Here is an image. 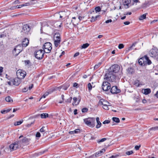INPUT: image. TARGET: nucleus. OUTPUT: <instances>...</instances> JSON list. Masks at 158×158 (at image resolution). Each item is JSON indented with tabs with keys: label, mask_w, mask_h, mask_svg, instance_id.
Returning a JSON list of instances; mask_svg holds the SVG:
<instances>
[{
	"label": "nucleus",
	"mask_w": 158,
	"mask_h": 158,
	"mask_svg": "<svg viewBox=\"0 0 158 158\" xmlns=\"http://www.w3.org/2000/svg\"><path fill=\"white\" fill-rule=\"evenodd\" d=\"M142 59L143 60V66H144L145 65H146L147 58H146V56H145L144 57H142Z\"/></svg>",
	"instance_id": "cd10ccee"
},
{
	"label": "nucleus",
	"mask_w": 158,
	"mask_h": 158,
	"mask_svg": "<svg viewBox=\"0 0 158 158\" xmlns=\"http://www.w3.org/2000/svg\"><path fill=\"white\" fill-rule=\"evenodd\" d=\"M89 45V44L88 43H86L85 44H83V45L81 46V48L82 49L86 48L87 47H88Z\"/></svg>",
	"instance_id": "c9c22d12"
},
{
	"label": "nucleus",
	"mask_w": 158,
	"mask_h": 158,
	"mask_svg": "<svg viewBox=\"0 0 158 158\" xmlns=\"http://www.w3.org/2000/svg\"><path fill=\"white\" fill-rule=\"evenodd\" d=\"M101 62H99L97 64H95V65L94 66V69L95 70L98 69L99 67H100V66L101 65Z\"/></svg>",
	"instance_id": "c756f323"
},
{
	"label": "nucleus",
	"mask_w": 158,
	"mask_h": 158,
	"mask_svg": "<svg viewBox=\"0 0 158 158\" xmlns=\"http://www.w3.org/2000/svg\"><path fill=\"white\" fill-rule=\"evenodd\" d=\"M30 30L31 27L29 25L26 24L23 26L21 32L24 35H27L30 34Z\"/></svg>",
	"instance_id": "39448f33"
},
{
	"label": "nucleus",
	"mask_w": 158,
	"mask_h": 158,
	"mask_svg": "<svg viewBox=\"0 0 158 158\" xmlns=\"http://www.w3.org/2000/svg\"><path fill=\"white\" fill-rule=\"evenodd\" d=\"M56 90V88L53 87L52 88L48 90V92L50 94L52 93L53 92Z\"/></svg>",
	"instance_id": "bb28decb"
},
{
	"label": "nucleus",
	"mask_w": 158,
	"mask_h": 158,
	"mask_svg": "<svg viewBox=\"0 0 158 158\" xmlns=\"http://www.w3.org/2000/svg\"><path fill=\"white\" fill-rule=\"evenodd\" d=\"M61 39H54L55 45L56 47H57L60 44L61 41Z\"/></svg>",
	"instance_id": "f3484780"
},
{
	"label": "nucleus",
	"mask_w": 158,
	"mask_h": 158,
	"mask_svg": "<svg viewBox=\"0 0 158 158\" xmlns=\"http://www.w3.org/2000/svg\"><path fill=\"white\" fill-rule=\"evenodd\" d=\"M88 87L89 90H91L92 89V85L90 83H89L88 84Z\"/></svg>",
	"instance_id": "8fccbe9b"
},
{
	"label": "nucleus",
	"mask_w": 158,
	"mask_h": 158,
	"mask_svg": "<svg viewBox=\"0 0 158 158\" xmlns=\"http://www.w3.org/2000/svg\"><path fill=\"white\" fill-rule=\"evenodd\" d=\"M9 80H11L13 85L18 86L21 82V80L17 77L15 78H10Z\"/></svg>",
	"instance_id": "9d476101"
},
{
	"label": "nucleus",
	"mask_w": 158,
	"mask_h": 158,
	"mask_svg": "<svg viewBox=\"0 0 158 158\" xmlns=\"http://www.w3.org/2000/svg\"><path fill=\"white\" fill-rule=\"evenodd\" d=\"M48 114L47 113H43L40 114V116L42 118H45L48 117Z\"/></svg>",
	"instance_id": "a878e982"
},
{
	"label": "nucleus",
	"mask_w": 158,
	"mask_h": 158,
	"mask_svg": "<svg viewBox=\"0 0 158 158\" xmlns=\"http://www.w3.org/2000/svg\"><path fill=\"white\" fill-rule=\"evenodd\" d=\"M111 88L110 84L108 82L105 81L103 82L102 88L104 91H107Z\"/></svg>",
	"instance_id": "1a4fd4ad"
},
{
	"label": "nucleus",
	"mask_w": 158,
	"mask_h": 158,
	"mask_svg": "<svg viewBox=\"0 0 158 158\" xmlns=\"http://www.w3.org/2000/svg\"><path fill=\"white\" fill-rule=\"evenodd\" d=\"M88 110V109L86 108H83L82 109V112L83 113L86 112Z\"/></svg>",
	"instance_id": "09e8293b"
},
{
	"label": "nucleus",
	"mask_w": 158,
	"mask_h": 158,
	"mask_svg": "<svg viewBox=\"0 0 158 158\" xmlns=\"http://www.w3.org/2000/svg\"><path fill=\"white\" fill-rule=\"evenodd\" d=\"M105 151V150L104 149H102V150L98 152H96L95 154V157H97L98 156H100L102 155V153H104Z\"/></svg>",
	"instance_id": "dca6fc26"
},
{
	"label": "nucleus",
	"mask_w": 158,
	"mask_h": 158,
	"mask_svg": "<svg viewBox=\"0 0 158 158\" xmlns=\"http://www.w3.org/2000/svg\"><path fill=\"white\" fill-rule=\"evenodd\" d=\"M130 23L129 21H126L124 22V24L125 25H129Z\"/></svg>",
	"instance_id": "0e129e2a"
},
{
	"label": "nucleus",
	"mask_w": 158,
	"mask_h": 158,
	"mask_svg": "<svg viewBox=\"0 0 158 158\" xmlns=\"http://www.w3.org/2000/svg\"><path fill=\"white\" fill-rule=\"evenodd\" d=\"M104 102H108V103H109V102H107V101L103 99H101L99 101V102L98 103V105L99 106H101L102 105H103L104 104Z\"/></svg>",
	"instance_id": "412c9836"
},
{
	"label": "nucleus",
	"mask_w": 158,
	"mask_h": 158,
	"mask_svg": "<svg viewBox=\"0 0 158 158\" xmlns=\"http://www.w3.org/2000/svg\"><path fill=\"white\" fill-rule=\"evenodd\" d=\"M158 130V126H156L155 127H152L150 129V131L153 130L156 131Z\"/></svg>",
	"instance_id": "a19ab883"
},
{
	"label": "nucleus",
	"mask_w": 158,
	"mask_h": 158,
	"mask_svg": "<svg viewBox=\"0 0 158 158\" xmlns=\"http://www.w3.org/2000/svg\"><path fill=\"white\" fill-rule=\"evenodd\" d=\"M30 141V139L25 137L21 141L17 140L14 143L11 144L9 146L10 148L11 151L16 150L19 148V146L21 145V143H23L26 144H28Z\"/></svg>",
	"instance_id": "f03ea898"
},
{
	"label": "nucleus",
	"mask_w": 158,
	"mask_h": 158,
	"mask_svg": "<svg viewBox=\"0 0 158 158\" xmlns=\"http://www.w3.org/2000/svg\"><path fill=\"white\" fill-rule=\"evenodd\" d=\"M103 108L104 109L106 110H108L109 109L108 107V106L106 104H104V105H103Z\"/></svg>",
	"instance_id": "79ce46f5"
},
{
	"label": "nucleus",
	"mask_w": 158,
	"mask_h": 158,
	"mask_svg": "<svg viewBox=\"0 0 158 158\" xmlns=\"http://www.w3.org/2000/svg\"><path fill=\"white\" fill-rule=\"evenodd\" d=\"M142 92L145 95H147L151 92V90L149 88L144 89L142 90Z\"/></svg>",
	"instance_id": "a211bd4d"
},
{
	"label": "nucleus",
	"mask_w": 158,
	"mask_h": 158,
	"mask_svg": "<svg viewBox=\"0 0 158 158\" xmlns=\"http://www.w3.org/2000/svg\"><path fill=\"white\" fill-rule=\"evenodd\" d=\"M73 106H77L79 104L80 102L81 98H77L76 97H74L73 98Z\"/></svg>",
	"instance_id": "f8f14e48"
},
{
	"label": "nucleus",
	"mask_w": 158,
	"mask_h": 158,
	"mask_svg": "<svg viewBox=\"0 0 158 158\" xmlns=\"http://www.w3.org/2000/svg\"><path fill=\"white\" fill-rule=\"evenodd\" d=\"M131 0H125L123 2V5L125 8H128L129 7V4L131 3Z\"/></svg>",
	"instance_id": "ddd939ff"
},
{
	"label": "nucleus",
	"mask_w": 158,
	"mask_h": 158,
	"mask_svg": "<svg viewBox=\"0 0 158 158\" xmlns=\"http://www.w3.org/2000/svg\"><path fill=\"white\" fill-rule=\"evenodd\" d=\"M139 81L138 80H136L134 82V85H135L136 86L139 87L140 85L139 83Z\"/></svg>",
	"instance_id": "4c0bfd02"
},
{
	"label": "nucleus",
	"mask_w": 158,
	"mask_h": 158,
	"mask_svg": "<svg viewBox=\"0 0 158 158\" xmlns=\"http://www.w3.org/2000/svg\"><path fill=\"white\" fill-rule=\"evenodd\" d=\"M110 121L109 120H106L104 121L102 123L103 124H108L110 123Z\"/></svg>",
	"instance_id": "3c124183"
},
{
	"label": "nucleus",
	"mask_w": 158,
	"mask_h": 158,
	"mask_svg": "<svg viewBox=\"0 0 158 158\" xmlns=\"http://www.w3.org/2000/svg\"><path fill=\"white\" fill-rule=\"evenodd\" d=\"M44 52L42 49L37 50L35 54V57L38 59H42L44 57Z\"/></svg>",
	"instance_id": "6e6552de"
},
{
	"label": "nucleus",
	"mask_w": 158,
	"mask_h": 158,
	"mask_svg": "<svg viewBox=\"0 0 158 158\" xmlns=\"http://www.w3.org/2000/svg\"><path fill=\"white\" fill-rule=\"evenodd\" d=\"M17 77L20 80L24 78L26 75V73L24 71L19 70L16 72Z\"/></svg>",
	"instance_id": "0eeeda50"
},
{
	"label": "nucleus",
	"mask_w": 158,
	"mask_h": 158,
	"mask_svg": "<svg viewBox=\"0 0 158 158\" xmlns=\"http://www.w3.org/2000/svg\"><path fill=\"white\" fill-rule=\"evenodd\" d=\"M120 90L118 89L116 86L112 87L110 89V92L113 94H117L120 93Z\"/></svg>",
	"instance_id": "9b49d317"
},
{
	"label": "nucleus",
	"mask_w": 158,
	"mask_h": 158,
	"mask_svg": "<svg viewBox=\"0 0 158 158\" xmlns=\"http://www.w3.org/2000/svg\"><path fill=\"white\" fill-rule=\"evenodd\" d=\"M98 17V15L96 16L95 17L92 16L91 18V22H93L95 21Z\"/></svg>",
	"instance_id": "58836bf2"
},
{
	"label": "nucleus",
	"mask_w": 158,
	"mask_h": 158,
	"mask_svg": "<svg viewBox=\"0 0 158 158\" xmlns=\"http://www.w3.org/2000/svg\"><path fill=\"white\" fill-rule=\"evenodd\" d=\"M118 156V155H112L109 157V158H116Z\"/></svg>",
	"instance_id": "5fc2aeb1"
},
{
	"label": "nucleus",
	"mask_w": 158,
	"mask_h": 158,
	"mask_svg": "<svg viewBox=\"0 0 158 158\" xmlns=\"http://www.w3.org/2000/svg\"><path fill=\"white\" fill-rule=\"evenodd\" d=\"M140 147V145H139V146L136 145L135 146V148L136 150H138L139 149V148Z\"/></svg>",
	"instance_id": "4d7b16f0"
},
{
	"label": "nucleus",
	"mask_w": 158,
	"mask_h": 158,
	"mask_svg": "<svg viewBox=\"0 0 158 158\" xmlns=\"http://www.w3.org/2000/svg\"><path fill=\"white\" fill-rule=\"evenodd\" d=\"M40 134L39 132H37L36 134V137H40Z\"/></svg>",
	"instance_id": "6e6d98bb"
},
{
	"label": "nucleus",
	"mask_w": 158,
	"mask_h": 158,
	"mask_svg": "<svg viewBox=\"0 0 158 158\" xmlns=\"http://www.w3.org/2000/svg\"><path fill=\"white\" fill-rule=\"evenodd\" d=\"M28 87H25L23 89V92H26L28 90Z\"/></svg>",
	"instance_id": "bf43d9fd"
},
{
	"label": "nucleus",
	"mask_w": 158,
	"mask_h": 158,
	"mask_svg": "<svg viewBox=\"0 0 158 158\" xmlns=\"http://www.w3.org/2000/svg\"><path fill=\"white\" fill-rule=\"evenodd\" d=\"M124 47V45L123 44H120L118 45V48L119 49H121Z\"/></svg>",
	"instance_id": "a18cd8bd"
},
{
	"label": "nucleus",
	"mask_w": 158,
	"mask_h": 158,
	"mask_svg": "<svg viewBox=\"0 0 158 158\" xmlns=\"http://www.w3.org/2000/svg\"><path fill=\"white\" fill-rule=\"evenodd\" d=\"M112 119L113 121L117 123H118L120 122L119 119L118 118L113 117Z\"/></svg>",
	"instance_id": "c85d7f7f"
},
{
	"label": "nucleus",
	"mask_w": 158,
	"mask_h": 158,
	"mask_svg": "<svg viewBox=\"0 0 158 158\" xmlns=\"http://www.w3.org/2000/svg\"><path fill=\"white\" fill-rule=\"evenodd\" d=\"M26 4H23V5H17L16 6V8H20L21 7H23V6H27V5Z\"/></svg>",
	"instance_id": "37998d69"
},
{
	"label": "nucleus",
	"mask_w": 158,
	"mask_h": 158,
	"mask_svg": "<svg viewBox=\"0 0 158 158\" xmlns=\"http://www.w3.org/2000/svg\"><path fill=\"white\" fill-rule=\"evenodd\" d=\"M79 52H77L74 54L73 56L74 57H76L77 56H78L79 55Z\"/></svg>",
	"instance_id": "e2e57ef3"
},
{
	"label": "nucleus",
	"mask_w": 158,
	"mask_h": 158,
	"mask_svg": "<svg viewBox=\"0 0 158 158\" xmlns=\"http://www.w3.org/2000/svg\"><path fill=\"white\" fill-rule=\"evenodd\" d=\"M49 94H50L49 92H48V90L47 91H46L45 94H45V95H46V96H47Z\"/></svg>",
	"instance_id": "69168bd1"
},
{
	"label": "nucleus",
	"mask_w": 158,
	"mask_h": 158,
	"mask_svg": "<svg viewBox=\"0 0 158 158\" xmlns=\"http://www.w3.org/2000/svg\"><path fill=\"white\" fill-rule=\"evenodd\" d=\"M96 120L97 123V124L96 126V127L97 128H99L101 127L102 125V123L100 121L99 118V117H97L96 118Z\"/></svg>",
	"instance_id": "2eb2a0df"
},
{
	"label": "nucleus",
	"mask_w": 158,
	"mask_h": 158,
	"mask_svg": "<svg viewBox=\"0 0 158 158\" xmlns=\"http://www.w3.org/2000/svg\"><path fill=\"white\" fill-rule=\"evenodd\" d=\"M6 36V35L4 34H0V38H5Z\"/></svg>",
	"instance_id": "680f3d73"
},
{
	"label": "nucleus",
	"mask_w": 158,
	"mask_h": 158,
	"mask_svg": "<svg viewBox=\"0 0 158 158\" xmlns=\"http://www.w3.org/2000/svg\"><path fill=\"white\" fill-rule=\"evenodd\" d=\"M11 110V109H9L6 110H2L1 111V113L3 114H5L6 113H7L9 112Z\"/></svg>",
	"instance_id": "f704fd0d"
},
{
	"label": "nucleus",
	"mask_w": 158,
	"mask_h": 158,
	"mask_svg": "<svg viewBox=\"0 0 158 158\" xmlns=\"http://www.w3.org/2000/svg\"><path fill=\"white\" fill-rule=\"evenodd\" d=\"M25 63L26 64H29L31 63L30 60H26L24 61Z\"/></svg>",
	"instance_id": "603ef678"
},
{
	"label": "nucleus",
	"mask_w": 158,
	"mask_h": 158,
	"mask_svg": "<svg viewBox=\"0 0 158 158\" xmlns=\"http://www.w3.org/2000/svg\"><path fill=\"white\" fill-rule=\"evenodd\" d=\"M17 50V51H20V52L23 49V46L21 44H19L17 45L15 48Z\"/></svg>",
	"instance_id": "5701e85b"
},
{
	"label": "nucleus",
	"mask_w": 158,
	"mask_h": 158,
	"mask_svg": "<svg viewBox=\"0 0 158 158\" xmlns=\"http://www.w3.org/2000/svg\"><path fill=\"white\" fill-rule=\"evenodd\" d=\"M77 109H75L74 111V115H76L77 114Z\"/></svg>",
	"instance_id": "774afa93"
},
{
	"label": "nucleus",
	"mask_w": 158,
	"mask_h": 158,
	"mask_svg": "<svg viewBox=\"0 0 158 158\" xmlns=\"http://www.w3.org/2000/svg\"><path fill=\"white\" fill-rule=\"evenodd\" d=\"M135 44H133L130 47L128 48V50H130L132 49V48L133 46H135Z\"/></svg>",
	"instance_id": "13d9d810"
},
{
	"label": "nucleus",
	"mask_w": 158,
	"mask_h": 158,
	"mask_svg": "<svg viewBox=\"0 0 158 158\" xmlns=\"http://www.w3.org/2000/svg\"><path fill=\"white\" fill-rule=\"evenodd\" d=\"M5 100L7 102H13L12 98L10 96L6 97L5 98Z\"/></svg>",
	"instance_id": "393cba45"
},
{
	"label": "nucleus",
	"mask_w": 158,
	"mask_h": 158,
	"mask_svg": "<svg viewBox=\"0 0 158 158\" xmlns=\"http://www.w3.org/2000/svg\"><path fill=\"white\" fill-rule=\"evenodd\" d=\"M112 22V20L111 19H110L106 20L105 23H111Z\"/></svg>",
	"instance_id": "052dcab7"
},
{
	"label": "nucleus",
	"mask_w": 158,
	"mask_h": 158,
	"mask_svg": "<svg viewBox=\"0 0 158 158\" xmlns=\"http://www.w3.org/2000/svg\"><path fill=\"white\" fill-rule=\"evenodd\" d=\"M120 69V66L118 65H112L109 69L108 73L105 75L104 79L110 81H114L117 76L116 74L119 72Z\"/></svg>",
	"instance_id": "f257e3e1"
},
{
	"label": "nucleus",
	"mask_w": 158,
	"mask_h": 158,
	"mask_svg": "<svg viewBox=\"0 0 158 158\" xmlns=\"http://www.w3.org/2000/svg\"><path fill=\"white\" fill-rule=\"evenodd\" d=\"M148 2H145V3H143L142 5V8H146L147 6L148 5Z\"/></svg>",
	"instance_id": "ea45409f"
},
{
	"label": "nucleus",
	"mask_w": 158,
	"mask_h": 158,
	"mask_svg": "<svg viewBox=\"0 0 158 158\" xmlns=\"http://www.w3.org/2000/svg\"><path fill=\"white\" fill-rule=\"evenodd\" d=\"M106 140V138H102L101 139L98 140H97V143H100L101 142H104Z\"/></svg>",
	"instance_id": "e433bc0d"
},
{
	"label": "nucleus",
	"mask_w": 158,
	"mask_h": 158,
	"mask_svg": "<svg viewBox=\"0 0 158 158\" xmlns=\"http://www.w3.org/2000/svg\"><path fill=\"white\" fill-rule=\"evenodd\" d=\"M80 130L79 129H76L74 131H70L69 132V133L71 134H77L80 132Z\"/></svg>",
	"instance_id": "4be33fe9"
},
{
	"label": "nucleus",
	"mask_w": 158,
	"mask_h": 158,
	"mask_svg": "<svg viewBox=\"0 0 158 158\" xmlns=\"http://www.w3.org/2000/svg\"><path fill=\"white\" fill-rule=\"evenodd\" d=\"M127 70L128 73L130 74L133 73L134 72V69L131 67L128 68Z\"/></svg>",
	"instance_id": "b1692460"
},
{
	"label": "nucleus",
	"mask_w": 158,
	"mask_h": 158,
	"mask_svg": "<svg viewBox=\"0 0 158 158\" xmlns=\"http://www.w3.org/2000/svg\"><path fill=\"white\" fill-rule=\"evenodd\" d=\"M45 128L44 127H43L40 130V131L41 132H43L45 131V130L44 129Z\"/></svg>",
	"instance_id": "864d4df0"
},
{
	"label": "nucleus",
	"mask_w": 158,
	"mask_h": 158,
	"mask_svg": "<svg viewBox=\"0 0 158 158\" xmlns=\"http://www.w3.org/2000/svg\"><path fill=\"white\" fill-rule=\"evenodd\" d=\"M29 44V40L27 38H25L23 41V44L22 45L23 47H26Z\"/></svg>",
	"instance_id": "4468645a"
},
{
	"label": "nucleus",
	"mask_w": 158,
	"mask_h": 158,
	"mask_svg": "<svg viewBox=\"0 0 158 158\" xmlns=\"http://www.w3.org/2000/svg\"><path fill=\"white\" fill-rule=\"evenodd\" d=\"M12 53L14 56H17L20 52V51H17L16 48H15L13 50Z\"/></svg>",
	"instance_id": "aec40b11"
},
{
	"label": "nucleus",
	"mask_w": 158,
	"mask_h": 158,
	"mask_svg": "<svg viewBox=\"0 0 158 158\" xmlns=\"http://www.w3.org/2000/svg\"><path fill=\"white\" fill-rule=\"evenodd\" d=\"M95 10L96 12H99L101 11V8L99 6H97L95 8Z\"/></svg>",
	"instance_id": "49530a36"
},
{
	"label": "nucleus",
	"mask_w": 158,
	"mask_h": 158,
	"mask_svg": "<svg viewBox=\"0 0 158 158\" xmlns=\"http://www.w3.org/2000/svg\"><path fill=\"white\" fill-rule=\"evenodd\" d=\"M54 39H61L60 34L59 32H56L54 35Z\"/></svg>",
	"instance_id": "6ab92c4d"
},
{
	"label": "nucleus",
	"mask_w": 158,
	"mask_h": 158,
	"mask_svg": "<svg viewBox=\"0 0 158 158\" xmlns=\"http://www.w3.org/2000/svg\"><path fill=\"white\" fill-rule=\"evenodd\" d=\"M23 122V120H21L19 121H17L16 122H15L14 123V125L15 126H17L19 125H20Z\"/></svg>",
	"instance_id": "7c9ffc66"
},
{
	"label": "nucleus",
	"mask_w": 158,
	"mask_h": 158,
	"mask_svg": "<svg viewBox=\"0 0 158 158\" xmlns=\"http://www.w3.org/2000/svg\"><path fill=\"white\" fill-rule=\"evenodd\" d=\"M3 68L2 67H0V73H2L3 72Z\"/></svg>",
	"instance_id": "338daca9"
},
{
	"label": "nucleus",
	"mask_w": 158,
	"mask_h": 158,
	"mask_svg": "<svg viewBox=\"0 0 158 158\" xmlns=\"http://www.w3.org/2000/svg\"><path fill=\"white\" fill-rule=\"evenodd\" d=\"M146 58H147L146 65L147 64H148V65L151 64H152V62H151V60H150L149 59L148 57L147 56H146Z\"/></svg>",
	"instance_id": "2f4dec72"
},
{
	"label": "nucleus",
	"mask_w": 158,
	"mask_h": 158,
	"mask_svg": "<svg viewBox=\"0 0 158 158\" xmlns=\"http://www.w3.org/2000/svg\"><path fill=\"white\" fill-rule=\"evenodd\" d=\"M133 153V152L132 151H130L126 152V154L128 155H130Z\"/></svg>",
	"instance_id": "de8ad7c7"
},
{
	"label": "nucleus",
	"mask_w": 158,
	"mask_h": 158,
	"mask_svg": "<svg viewBox=\"0 0 158 158\" xmlns=\"http://www.w3.org/2000/svg\"><path fill=\"white\" fill-rule=\"evenodd\" d=\"M85 123L90 127L93 128L95 126V119L94 118H88L84 119Z\"/></svg>",
	"instance_id": "20e7f679"
},
{
	"label": "nucleus",
	"mask_w": 158,
	"mask_h": 158,
	"mask_svg": "<svg viewBox=\"0 0 158 158\" xmlns=\"http://www.w3.org/2000/svg\"><path fill=\"white\" fill-rule=\"evenodd\" d=\"M44 51L46 53H49L51 52L52 49V44L50 42H47L44 44L43 46Z\"/></svg>",
	"instance_id": "423d86ee"
},
{
	"label": "nucleus",
	"mask_w": 158,
	"mask_h": 158,
	"mask_svg": "<svg viewBox=\"0 0 158 158\" xmlns=\"http://www.w3.org/2000/svg\"><path fill=\"white\" fill-rule=\"evenodd\" d=\"M146 14H143L141 15L139 18V19L140 20H142L144 19H145L146 18Z\"/></svg>",
	"instance_id": "72a5a7b5"
},
{
	"label": "nucleus",
	"mask_w": 158,
	"mask_h": 158,
	"mask_svg": "<svg viewBox=\"0 0 158 158\" xmlns=\"http://www.w3.org/2000/svg\"><path fill=\"white\" fill-rule=\"evenodd\" d=\"M149 55L151 57L158 61V49L157 48L153 46V48L150 51Z\"/></svg>",
	"instance_id": "7ed1b4c3"
},
{
	"label": "nucleus",
	"mask_w": 158,
	"mask_h": 158,
	"mask_svg": "<svg viewBox=\"0 0 158 158\" xmlns=\"http://www.w3.org/2000/svg\"><path fill=\"white\" fill-rule=\"evenodd\" d=\"M138 63L139 65L143 66V60L142 57L140 58L138 61Z\"/></svg>",
	"instance_id": "473e14b6"
},
{
	"label": "nucleus",
	"mask_w": 158,
	"mask_h": 158,
	"mask_svg": "<svg viewBox=\"0 0 158 158\" xmlns=\"http://www.w3.org/2000/svg\"><path fill=\"white\" fill-rule=\"evenodd\" d=\"M72 97H70L69 98L67 99L66 101L65 102L68 103H71V102L72 100Z\"/></svg>",
	"instance_id": "c03bdc74"
}]
</instances>
